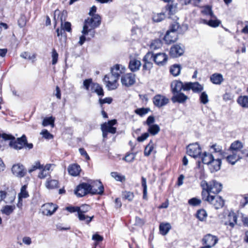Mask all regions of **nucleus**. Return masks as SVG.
<instances>
[{"mask_svg":"<svg viewBox=\"0 0 248 248\" xmlns=\"http://www.w3.org/2000/svg\"><path fill=\"white\" fill-rule=\"evenodd\" d=\"M149 110H150L149 108H142L136 109L135 110V112L137 114L139 115L140 116H142L144 115L147 114L148 112V111H149Z\"/></svg>","mask_w":248,"mask_h":248,"instance_id":"49","label":"nucleus"},{"mask_svg":"<svg viewBox=\"0 0 248 248\" xmlns=\"http://www.w3.org/2000/svg\"><path fill=\"white\" fill-rule=\"evenodd\" d=\"M169 102L168 98L159 94L155 95L153 98L154 104L158 107H162L168 104Z\"/></svg>","mask_w":248,"mask_h":248,"instance_id":"15","label":"nucleus"},{"mask_svg":"<svg viewBox=\"0 0 248 248\" xmlns=\"http://www.w3.org/2000/svg\"><path fill=\"white\" fill-rule=\"evenodd\" d=\"M185 52V47L181 44H175L171 46V58H177L182 56Z\"/></svg>","mask_w":248,"mask_h":248,"instance_id":"12","label":"nucleus"},{"mask_svg":"<svg viewBox=\"0 0 248 248\" xmlns=\"http://www.w3.org/2000/svg\"><path fill=\"white\" fill-rule=\"evenodd\" d=\"M170 226L169 223H161L159 226V231L162 235H166L169 231Z\"/></svg>","mask_w":248,"mask_h":248,"instance_id":"31","label":"nucleus"},{"mask_svg":"<svg viewBox=\"0 0 248 248\" xmlns=\"http://www.w3.org/2000/svg\"><path fill=\"white\" fill-rule=\"evenodd\" d=\"M125 67L122 65L116 64L111 68L110 74L107 75L104 78L106 87L108 90L116 89L118 86V80L121 74L124 73Z\"/></svg>","mask_w":248,"mask_h":248,"instance_id":"2","label":"nucleus"},{"mask_svg":"<svg viewBox=\"0 0 248 248\" xmlns=\"http://www.w3.org/2000/svg\"><path fill=\"white\" fill-rule=\"evenodd\" d=\"M78 217L79 220L80 221H85L86 223H89L92 220L93 216L92 217L86 216L84 213H78Z\"/></svg>","mask_w":248,"mask_h":248,"instance_id":"38","label":"nucleus"},{"mask_svg":"<svg viewBox=\"0 0 248 248\" xmlns=\"http://www.w3.org/2000/svg\"><path fill=\"white\" fill-rule=\"evenodd\" d=\"M55 118L53 117H47L44 119L42 124L44 126L50 125L52 127L54 125Z\"/></svg>","mask_w":248,"mask_h":248,"instance_id":"41","label":"nucleus"},{"mask_svg":"<svg viewBox=\"0 0 248 248\" xmlns=\"http://www.w3.org/2000/svg\"><path fill=\"white\" fill-rule=\"evenodd\" d=\"M221 165V159L219 158H213V161L208 165L212 172L217 171L220 169Z\"/></svg>","mask_w":248,"mask_h":248,"instance_id":"17","label":"nucleus"},{"mask_svg":"<svg viewBox=\"0 0 248 248\" xmlns=\"http://www.w3.org/2000/svg\"><path fill=\"white\" fill-rule=\"evenodd\" d=\"M173 83L174 84V87L173 89L174 93H179L182 89L184 90L185 85H183L181 81H175Z\"/></svg>","mask_w":248,"mask_h":248,"instance_id":"33","label":"nucleus"},{"mask_svg":"<svg viewBox=\"0 0 248 248\" xmlns=\"http://www.w3.org/2000/svg\"><path fill=\"white\" fill-rule=\"evenodd\" d=\"M136 82L135 74L129 73L123 75L121 77V82L125 87H130Z\"/></svg>","mask_w":248,"mask_h":248,"instance_id":"8","label":"nucleus"},{"mask_svg":"<svg viewBox=\"0 0 248 248\" xmlns=\"http://www.w3.org/2000/svg\"><path fill=\"white\" fill-rule=\"evenodd\" d=\"M201 152V148L197 143L190 144L187 147V154L194 158L198 157Z\"/></svg>","mask_w":248,"mask_h":248,"instance_id":"7","label":"nucleus"},{"mask_svg":"<svg viewBox=\"0 0 248 248\" xmlns=\"http://www.w3.org/2000/svg\"><path fill=\"white\" fill-rule=\"evenodd\" d=\"M51 57L52 59V63L53 65H55L57 62L58 58V54L55 49L52 50Z\"/></svg>","mask_w":248,"mask_h":248,"instance_id":"55","label":"nucleus"},{"mask_svg":"<svg viewBox=\"0 0 248 248\" xmlns=\"http://www.w3.org/2000/svg\"><path fill=\"white\" fill-rule=\"evenodd\" d=\"M91 209L89 205L87 204H83L78 206V213L85 214Z\"/></svg>","mask_w":248,"mask_h":248,"instance_id":"51","label":"nucleus"},{"mask_svg":"<svg viewBox=\"0 0 248 248\" xmlns=\"http://www.w3.org/2000/svg\"><path fill=\"white\" fill-rule=\"evenodd\" d=\"M162 46V42L160 40L157 39L152 41L150 45V49L152 50H155Z\"/></svg>","mask_w":248,"mask_h":248,"instance_id":"30","label":"nucleus"},{"mask_svg":"<svg viewBox=\"0 0 248 248\" xmlns=\"http://www.w3.org/2000/svg\"><path fill=\"white\" fill-rule=\"evenodd\" d=\"M201 186L202 188V192L204 191L207 192L206 195H212L211 193L217 194L222 189L221 184L214 180L209 183L202 181L201 182Z\"/></svg>","mask_w":248,"mask_h":248,"instance_id":"4","label":"nucleus"},{"mask_svg":"<svg viewBox=\"0 0 248 248\" xmlns=\"http://www.w3.org/2000/svg\"><path fill=\"white\" fill-rule=\"evenodd\" d=\"M58 184L56 180H48L46 182V186L48 189H54L58 187Z\"/></svg>","mask_w":248,"mask_h":248,"instance_id":"32","label":"nucleus"},{"mask_svg":"<svg viewBox=\"0 0 248 248\" xmlns=\"http://www.w3.org/2000/svg\"><path fill=\"white\" fill-rule=\"evenodd\" d=\"M2 138L4 140H11L9 143L11 147L16 149L20 150L25 147L26 148L31 149L33 147L32 143H28L26 136L23 135L21 138H15L11 135L3 134Z\"/></svg>","mask_w":248,"mask_h":248,"instance_id":"3","label":"nucleus"},{"mask_svg":"<svg viewBox=\"0 0 248 248\" xmlns=\"http://www.w3.org/2000/svg\"><path fill=\"white\" fill-rule=\"evenodd\" d=\"M207 216V214L204 209L198 210L196 213L197 217L201 221H204Z\"/></svg>","mask_w":248,"mask_h":248,"instance_id":"35","label":"nucleus"},{"mask_svg":"<svg viewBox=\"0 0 248 248\" xmlns=\"http://www.w3.org/2000/svg\"><path fill=\"white\" fill-rule=\"evenodd\" d=\"M203 89L199 82H188L185 84L184 91L192 90L194 93H199Z\"/></svg>","mask_w":248,"mask_h":248,"instance_id":"14","label":"nucleus"},{"mask_svg":"<svg viewBox=\"0 0 248 248\" xmlns=\"http://www.w3.org/2000/svg\"><path fill=\"white\" fill-rule=\"evenodd\" d=\"M153 53L150 52H148L143 58V62H144L143 70L147 71L150 70L153 67Z\"/></svg>","mask_w":248,"mask_h":248,"instance_id":"10","label":"nucleus"},{"mask_svg":"<svg viewBox=\"0 0 248 248\" xmlns=\"http://www.w3.org/2000/svg\"><path fill=\"white\" fill-rule=\"evenodd\" d=\"M170 29L168 30L167 31L166 33L163 38L164 41L167 44H170Z\"/></svg>","mask_w":248,"mask_h":248,"instance_id":"59","label":"nucleus"},{"mask_svg":"<svg viewBox=\"0 0 248 248\" xmlns=\"http://www.w3.org/2000/svg\"><path fill=\"white\" fill-rule=\"evenodd\" d=\"M238 104L244 108H248V96H240L237 100Z\"/></svg>","mask_w":248,"mask_h":248,"instance_id":"29","label":"nucleus"},{"mask_svg":"<svg viewBox=\"0 0 248 248\" xmlns=\"http://www.w3.org/2000/svg\"><path fill=\"white\" fill-rule=\"evenodd\" d=\"M188 97L183 93H174V95L171 98L172 101L175 102L183 104L186 102Z\"/></svg>","mask_w":248,"mask_h":248,"instance_id":"19","label":"nucleus"},{"mask_svg":"<svg viewBox=\"0 0 248 248\" xmlns=\"http://www.w3.org/2000/svg\"><path fill=\"white\" fill-rule=\"evenodd\" d=\"M91 90L92 93H95L99 96L104 95V91L102 86L97 83H94L92 84Z\"/></svg>","mask_w":248,"mask_h":248,"instance_id":"25","label":"nucleus"},{"mask_svg":"<svg viewBox=\"0 0 248 248\" xmlns=\"http://www.w3.org/2000/svg\"><path fill=\"white\" fill-rule=\"evenodd\" d=\"M27 186L24 185L22 186L20 192L18 194V199L19 202L21 201L22 198H26L29 196L28 191L26 190Z\"/></svg>","mask_w":248,"mask_h":248,"instance_id":"36","label":"nucleus"},{"mask_svg":"<svg viewBox=\"0 0 248 248\" xmlns=\"http://www.w3.org/2000/svg\"><path fill=\"white\" fill-rule=\"evenodd\" d=\"M135 157V155L133 153H128L125 156L124 159L125 161L131 162H132Z\"/></svg>","mask_w":248,"mask_h":248,"instance_id":"56","label":"nucleus"},{"mask_svg":"<svg viewBox=\"0 0 248 248\" xmlns=\"http://www.w3.org/2000/svg\"><path fill=\"white\" fill-rule=\"evenodd\" d=\"M154 148V143L152 140L150 141L149 144L146 146L144 154L145 156H149Z\"/></svg>","mask_w":248,"mask_h":248,"instance_id":"42","label":"nucleus"},{"mask_svg":"<svg viewBox=\"0 0 248 248\" xmlns=\"http://www.w3.org/2000/svg\"><path fill=\"white\" fill-rule=\"evenodd\" d=\"M141 65V63L140 61L133 58L130 60L128 67L132 72H135L140 69Z\"/></svg>","mask_w":248,"mask_h":248,"instance_id":"20","label":"nucleus"},{"mask_svg":"<svg viewBox=\"0 0 248 248\" xmlns=\"http://www.w3.org/2000/svg\"><path fill=\"white\" fill-rule=\"evenodd\" d=\"M20 57L25 59H28L34 61L36 58V54H33L31 55L28 52H24L20 54Z\"/></svg>","mask_w":248,"mask_h":248,"instance_id":"44","label":"nucleus"},{"mask_svg":"<svg viewBox=\"0 0 248 248\" xmlns=\"http://www.w3.org/2000/svg\"><path fill=\"white\" fill-rule=\"evenodd\" d=\"M16 207L13 205H5L1 210L2 213L6 215H9L13 213Z\"/></svg>","mask_w":248,"mask_h":248,"instance_id":"34","label":"nucleus"},{"mask_svg":"<svg viewBox=\"0 0 248 248\" xmlns=\"http://www.w3.org/2000/svg\"><path fill=\"white\" fill-rule=\"evenodd\" d=\"M68 171L71 175L76 176L79 174L80 168L79 166L77 164H73L69 166Z\"/></svg>","mask_w":248,"mask_h":248,"instance_id":"24","label":"nucleus"},{"mask_svg":"<svg viewBox=\"0 0 248 248\" xmlns=\"http://www.w3.org/2000/svg\"><path fill=\"white\" fill-rule=\"evenodd\" d=\"M241 157L239 154H236V153H232V155H228L226 159L228 162L232 165H234L236 162L239 160Z\"/></svg>","mask_w":248,"mask_h":248,"instance_id":"28","label":"nucleus"},{"mask_svg":"<svg viewBox=\"0 0 248 248\" xmlns=\"http://www.w3.org/2000/svg\"><path fill=\"white\" fill-rule=\"evenodd\" d=\"M166 17L164 13L154 14L153 16V20L154 22H159L162 21Z\"/></svg>","mask_w":248,"mask_h":248,"instance_id":"40","label":"nucleus"},{"mask_svg":"<svg viewBox=\"0 0 248 248\" xmlns=\"http://www.w3.org/2000/svg\"><path fill=\"white\" fill-rule=\"evenodd\" d=\"M167 55L164 53H159L155 55L153 54V61L157 65H163L167 61Z\"/></svg>","mask_w":248,"mask_h":248,"instance_id":"16","label":"nucleus"},{"mask_svg":"<svg viewBox=\"0 0 248 248\" xmlns=\"http://www.w3.org/2000/svg\"><path fill=\"white\" fill-rule=\"evenodd\" d=\"M43 168V166L41 165L39 161L35 162L34 164L31 166V168L28 171L29 173H31L36 170L39 169H41Z\"/></svg>","mask_w":248,"mask_h":248,"instance_id":"53","label":"nucleus"},{"mask_svg":"<svg viewBox=\"0 0 248 248\" xmlns=\"http://www.w3.org/2000/svg\"><path fill=\"white\" fill-rule=\"evenodd\" d=\"M201 102L203 104H206L209 102L208 96L207 93L203 92L200 95Z\"/></svg>","mask_w":248,"mask_h":248,"instance_id":"54","label":"nucleus"},{"mask_svg":"<svg viewBox=\"0 0 248 248\" xmlns=\"http://www.w3.org/2000/svg\"><path fill=\"white\" fill-rule=\"evenodd\" d=\"M214 157L215 156L212 154L204 152L202 157V161L204 164L209 165L211 161H213Z\"/></svg>","mask_w":248,"mask_h":248,"instance_id":"26","label":"nucleus"},{"mask_svg":"<svg viewBox=\"0 0 248 248\" xmlns=\"http://www.w3.org/2000/svg\"><path fill=\"white\" fill-rule=\"evenodd\" d=\"M206 194L207 192L205 191L202 193V198L203 201L208 202L216 209H219L223 206L224 202L221 197L214 195H206Z\"/></svg>","mask_w":248,"mask_h":248,"instance_id":"6","label":"nucleus"},{"mask_svg":"<svg viewBox=\"0 0 248 248\" xmlns=\"http://www.w3.org/2000/svg\"><path fill=\"white\" fill-rule=\"evenodd\" d=\"M202 241L205 246L201 248H210L216 244L218 239L216 236L208 234L204 237Z\"/></svg>","mask_w":248,"mask_h":248,"instance_id":"9","label":"nucleus"},{"mask_svg":"<svg viewBox=\"0 0 248 248\" xmlns=\"http://www.w3.org/2000/svg\"><path fill=\"white\" fill-rule=\"evenodd\" d=\"M42 135L43 137L46 139H51L53 138V136L46 129H44L40 133Z\"/></svg>","mask_w":248,"mask_h":248,"instance_id":"57","label":"nucleus"},{"mask_svg":"<svg viewBox=\"0 0 248 248\" xmlns=\"http://www.w3.org/2000/svg\"><path fill=\"white\" fill-rule=\"evenodd\" d=\"M93 83H94L93 82L92 79L89 78L83 81V86L85 89H86L87 91H89L90 87L92 88V84Z\"/></svg>","mask_w":248,"mask_h":248,"instance_id":"48","label":"nucleus"},{"mask_svg":"<svg viewBox=\"0 0 248 248\" xmlns=\"http://www.w3.org/2000/svg\"><path fill=\"white\" fill-rule=\"evenodd\" d=\"M104 192V186L100 181H95L91 184L83 183L79 185L75 191L78 197H83L88 193L101 195Z\"/></svg>","mask_w":248,"mask_h":248,"instance_id":"1","label":"nucleus"},{"mask_svg":"<svg viewBox=\"0 0 248 248\" xmlns=\"http://www.w3.org/2000/svg\"><path fill=\"white\" fill-rule=\"evenodd\" d=\"M215 153H220L222 154V147L217 144H214L211 146Z\"/></svg>","mask_w":248,"mask_h":248,"instance_id":"62","label":"nucleus"},{"mask_svg":"<svg viewBox=\"0 0 248 248\" xmlns=\"http://www.w3.org/2000/svg\"><path fill=\"white\" fill-rule=\"evenodd\" d=\"M91 18H88L85 20L83 26L82 33L84 35H86L93 30L94 28L98 27L101 24V17L98 15H94Z\"/></svg>","mask_w":248,"mask_h":248,"instance_id":"5","label":"nucleus"},{"mask_svg":"<svg viewBox=\"0 0 248 248\" xmlns=\"http://www.w3.org/2000/svg\"><path fill=\"white\" fill-rule=\"evenodd\" d=\"M181 66L180 64H174L171 67V75L175 77L179 76L181 70Z\"/></svg>","mask_w":248,"mask_h":248,"instance_id":"39","label":"nucleus"},{"mask_svg":"<svg viewBox=\"0 0 248 248\" xmlns=\"http://www.w3.org/2000/svg\"><path fill=\"white\" fill-rule=\"evenodd\" d=\"M212 18V19L209 20L208 21L205 19H202V22L212 27L215 28L219 26L221 22L219 20L216 19L215 16L214 17Z\"/></svg>","mask_w":248,"mask_h":248,"instance_id":"23","label":"nucleus"},{"mask_svg":"<svg viewBox=\"0 0 248 248\" xmlns=\"http://www.w3.org/2000/svg\"><path fill=\"white\" fill-rule=\"evenodd\" d=\"M160 131V127L157 124H152L149 126L148 131L152 135L157 134Z\"/></svg>","mask_w":248,"mask_h":248,"instance_id":"37","label":"nucleus"},{"mask_svg":"<svg viewBox=\"0 0 248 248\" xmlns=\"http://www.w3.org/2000/svg\"><path fill=\"white\" fill-rule=\"evenodd\" d=\"M26 24L25 17L21 16L18 20V25L20 28L24 27Z\"/></svg>","mask_w":248,"mask_h":248,"instance_id":"60","label":"nucleus"},{"mask_svg":"<svg viewBox=\"0 0 248 248\" xmlns=\"http://www.w3.org/2000/svg\"><path fill=\"white\" fill-rule=\"evenodd\" d=\"M141 185L143 188V198L144 199H147V186L146 185V179L145 178L142 177L141 178Z\"/></svg>","mask_w":248,"mask_h":248,"instance_id":"45","label":"nucleus"},{"mask_svg":"<svg viewBox=\"0 0 248 248\" xmlns=\"http://www.w3.org/2000/svg\"><path fill=\"white\" fill-rule=\"evenodd\" d=\"M202 1V0H184V3L185 5L192 4L194 6H198Z\"/></svg>","mask_w":248,"mask_h":248,"instance_id":"50","label":"nucleus"},{"mask_svg":"<svg viewBox=\"0 0 248 248\" xmlns=\"http://www.w3.org/2000/svg\"><path fill=\"white\" fill-rule=\"evenodd\" d=\"M61 27L63 30H65L68 32H70L71 30V23L68 22H65L64 24L62 22Z\"/></svg>","mask_w":248,"mask_h":248,"instance_id":"58","label":"nucleus"},{"mask_svg":"<svg viewBox=\"0 0 248 248\" xmlns=\"http://www.w3.org/2000/svg\"><path fill=\"white\" fill-rule=\"evenodd\" d=\"M149 134L148 133H145L143 134H142L141 136L139 137L137 139V140L139 142H142L145 140L147 139V138L149 137Z\"/></svg>","mask_w":248,"mask_h":248,"instance_id":"64","label":"nucleus"},{"mask_svg":"<svg viewBox=\"0 0 248 248\" xmlns=\"http://www.w3.org/2000/svg\"><path fill=\"white\" fill-rule=\"evenodd\" d=\"M202 13L204 15H209L211 18L214 17V14L212 11L211 7L209 6H206L202 8Z\"/></svg>","mask_w":248,"mask_h":248,"instance_id":"43","label":"nucleus"},{"mask_svg":"<svg viewBox=\"0 0 248 248\" xmlns=\"http://www.w3.org/2000/svg\"><path fill=\"white\" fill-rule=\"evenodd\" d=\"M57 209V207L52 203H47L42 205V212L46 216H51L54 214Z\"/></svg>","mask_w":248,"mask_h":248,"instance_id":"11","label":"nucleus"},{"mask_svg":"<svg viewBox=\"0 0 248 248\" xmlns=\"http://www.w3.org/2000/svg\"><path fill=\"white\" fill-rule=\"evenodd\" d=\"M210 80L215 84H220L223 80L222 75L220 74H214L210 77Z\"/></svg>","mask_w":248,"mask_h":248,"instance_id":"27","label":"nucleus"},{"mask_svg":"<svg viewBox=\"0 0 248 248\" xmlns=\"http://www.w3.org/2000/svg\"><path fill=\"white\" fill-rule=\"evenodd\" d=\"M243 146L241 142L237 140L231 144L230 147V150L232 153H236V154H239V152H241Z\"/></svg>","mask_w":248,"mask_h":248,"instance_id":"22","label":"nucleus"},{"mask_svg":"<svg viewBox=\"0 0 248 248\" xmlns=\"http://www.w3.org/2000/svg\"><path fill=\"white\" fill-rule=\"evenodd\" d=\"M66 210L70 213L77 212L78 213V206H68L66 207Z\"/></svg>","mask_w":248,"mask_h":248,"instance_id":"61","label":"nucleus"},{"mask_svg":"<svg viewBox=\"0 0 248 248\" xmlns=\"http://www.w3.org/2000/svg\"><path fill=\"white\" fill-rule=\"evenodd\" d=\"M123 196L124 199L131 201L134 197V194L130 191H124L123 193Z\"/></svg>","mask_w":248,"mask_h":248,"instance_id":"52","label":"nucleus"},{"mask_svg":"<svg viewBox=\"0 0 248 248\" xmlns=\"http://www.w3.org/2000/svg\"><path fill=\"white\" fill-rule=\"evenodd\" d=\"M188 203L191 206H197L201 204L202 201L200 199L193 198L188 200Z\"/></svg>","mask_w":248,"mask_h":248,"instance_id":"47","label":"nucleus"},{"mask_svg":"<svg viewBox=\"0 0 248 248\" xmlns=\"http://www.w3.org/2000/svg\"><path fill=\"white\" fill-rule=\"evenodd\" d=\"M12 171L15 175L20 178L24 176L26 173V170L22 165L20 164L13 165Z\"/></svg>","mask_w":248,"mask_h":248,"instance_id":"13","label":"nucleus"},{"mask_svg":"<svg viewBox=\"0 0 248 248\" xmlns=\"http://www.w3.org/2000/svg\"><path fill=\"white\" fill-rule=\"evenodd\" d=\"M111 176L114 178L116 181L123 182L125 181V176L121 175L117 172H112L111 173Z\"/></svg>","mask_w":248,"mask_h":248,"instance_id":"46","label":"nucleus"},{"mask_svg":"<svg viewBox=\"0 0 248 248\" xmlns=\"http://www.w3.org/2000/svg\"><path fill=\"white\" fill-rule=\"evenodd\" d=\"M112 101V99L110 97H107L105 99H100L99 100V103L101 105L105 103L110 104Z\"/></svg>","mask_w":248,"mask_h":248,"instance_id":"63","label":"nucleus"},{"mask_svg":"<svg viewBox=\"0 0 248 248\" xmlns=\"http://www.w3.org/2000/svg\"><path fill=\"white\" fill-rule=\"evenodd\" d=\"M116 120H112L109 121L108 123H104L101 125L102 128L104 129L108 132L111 134H114L116 132V128L112 126L116 124Z\"/></svg>","mask_w":248,"mask_h":248,"instance_id":"18","label":"nucleus"},{"mask_svg":"<svg viewBox=\"0 0 248 248\" xmlns=\"http://www.w3.org/2000/svg\"><path fill=\"white\" fill-rule=\"evenodd\" d=\"M237 223V217L235 213H230L226 217L225 224L232 228Z\"/></svg>","mask_w":248,"mask_h":248,"instance_id":"21","label":"nucleus"}]
</instances>
